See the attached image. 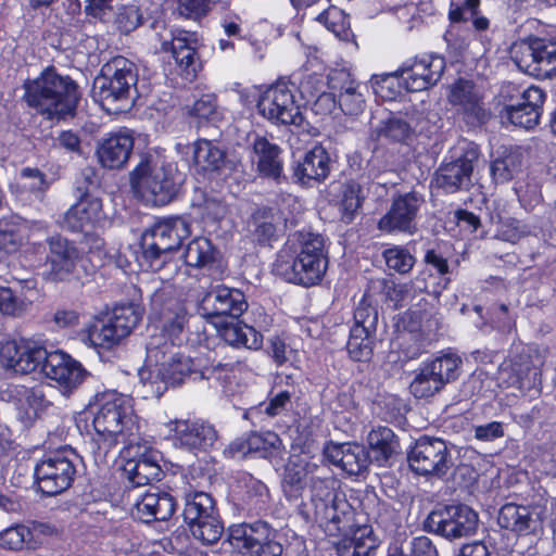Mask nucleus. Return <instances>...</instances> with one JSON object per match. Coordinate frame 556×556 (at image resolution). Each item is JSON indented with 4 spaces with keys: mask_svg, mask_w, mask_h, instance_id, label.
I'll return each mask as SVG.
<instances>
[{
    "mask_svg": "<svg viewBox=\"0 0 556 556\" xmlns=\"http://www.w3.org/2000/svg\"><path fill=\"white\" fill-rule=\"evenodd\" d=\"M23 88V100L45 118L61 121L74 116L79 101L78 86L54 67L46 68L34 79H26Z\"/></svg>",
    "mask_w": 556,
    "mask_h": 556,
    "instance_id": "nucleus-1",
    "label": "nucleus"
},
{
    "mask_svg": "<svg viewBox=\"0 0 556 556\" xmlns=\"http://www.w3.org/2000/svg\"><path fill=\"white\" fill-rule=\"evenodd\" d=\"M93 429L99 450L104 454L117 444L127 445V454L140 438V422L132 408L131 397L115 392L102 395L93 416Z\"/></svg>",
    "mask_w": 556,
    "mask_h": 556,
    "instance_id": "nucleus-2",
    "label": "nucleus"
},
{
    "mask_svg": "<svg viewBox=\"0 0 556 556\" xmlns=\"http://www.w3.org/2000/svg\"><path fill=\"white\" fill-rule=\"evenodd\" d=\"M189 235L190 225L184 217L174 216L157 222L142 235L143 265L152 271L160 273L161 280H172L179 270L173 252Z\"/></svg>",
    "mask_w": 556,
    "mask_h": 556,
    "instance_id": "nucleus-3",
    "label": "nucleus"
},
{
    "mask_svg": "<svg viewBox=\"0 0 556 556\" xmlns=\"http://www.w3.org/2000/svg\"><path fill=\"white\" fill-rule=\"evenodd\" d=\"M138 73L135 63L115 56L102 65L92 86V97L109 113L130 110L137 96Z\"/></svg>",
    "mask_w": 556,
    "mask_h": 556,
    "instance_id": "nucleus-4",
    "label": "nucleus"
},
{
    "mask_svg": "<svg viewBox=\"0 0 556 556\" xmlns=\"http://www.w3.org/2000/svg\"><path fill=\"white\" fill-rule=\"evenodd\" d=\"M132 190L146 202L153 205H165L178 194L181 179L170 167L153 153H143L130 173Z\"/></svg>",
    "mask_w": 556,
    "mask_h": 556,
    "instance_id": "nucleus-5",
    "label": "nucleus"
},
{
    "mask_svg": "<svg viewBox=\"0 0 556 556\" xmlns=\"http://www.w3.org/2000/svg\"><path fill=\"white\" fill-rule=\"evenodd\" d=\"M293 237L296 256L291 265L278 263L277 268L290 282L314 286L321 280L328 266L324 238L311 231H299Z\"/></svg>",
    "mask_w": 556,
    "mask_h": 556,
    "instance_id": "nucleus-6",
    "label": "nucleus"
},
{
    "mask_svg": "<svg viewBox=\"0 0 556 556\" xmlns=\"http://www.w3.org/2000/svg\"><path fill=\"white\" fill-rule=\"evenodd\" d=\"M148 362L155 367L157 375L167 384L177 386L186 378L193 381L206 379L192 358L179 352V348L168 344L163 337H152L147 345Z\"/></svg>",
    "mask_w": 556,
    "mask_h": 556,
    "instance_id": "nucleus-7",
    "label": "nucleus"
},
{
    "mask_svg": "<svg viewBox=\"0 0 556 556\" xmlns=\"http://www.w3.org/2000/svg\"><path fill=\"white\" fill-rule=\"evenodd\" d=\"M295 91V86L287 81L271 85L257 101L260 114L276 125L302 126L304 117Z\"/></svg>",
    "mask_w": 556,
    "mask_h": 556,
    "instance_id": "nucleus-8",
    "label": "nucleus"
},
{
    "mask_svg": "<svg viewBox=\"0 0 556 556\" xmlns=\"http://www.w3.org/2000/svg\"><path fill=\"white\" fill-rule=\"evenodd\" d=\"M462 358L455 354H444L425 363L409 384L416 399H429L439 393L447 383L456 380Z\"/></svg>",
    "mask_w": 556,
    "mask_h": 556,
    "instance_id": "nucleus-9",
    "label": "nucleus"
},
{
    "mask_svg": "<svg viewBox=\"0 0 556 556\" xmlns=\"http://www.w3.org/2000/svg\"><path fill=\"white\" fill-rule=\"evenodd\" d=\"M72 452L65 450L46 455L34 469L38 490L48 496H55L66 491L76 476V466L70 457Z\"/></svg>",
    "mask_w": 556,
    "mask_h": 556,
    "instance_id": "nucleus-10",
    "label": "nucleus"
},
{
    "mask_svg": "<svg viewBox=\"0 0 556 556\" xmlns=\"http://www.w3.org/2000/svg\"><path fill=\"white\" fill-rule=\"evenodd\" d=\"M510 54L518 68L531 76L549 78L556 74V41H521L513 46Z\"/></svg>",
    "mask_w": 556,
    "mask_h": 556,
    "instance_id": "nucleus-11",
    "label": "nucleus"
},
{
    "mask_svg": "<svg viewBox=\"0 0 556 556\" xmlns=\"http://www.w3.org/2000/svg\"><path fill=\"white\" fill-rule=\"evenodd\" d=\"M409 467L420 476L441 478L453 466L451 452L442 439L420 437L407 454Z\"/></svg>",
    "mask_w": 556,
    "mask_h": 556,
    "instance_id": "nucleus-12",
    "label": "nucleus"
},
{
    "mask_svg": "<svg viewBox=\"0 0 556 556\" xmlns=\"http://www.w3.org/2000/svg\"><path fill=\"white\" fill-rule=\"evenodd\" d=\"M425 527L445 539L456 540L476 532L478 515L467 505H448L431 511Z\"/></svg>",
    "mask_w": 556,
    "mask_h": 556,
    "instance_id": "nucleus-13",
    "label": "nucleus"
},
{
    "mask_svg": "<svg viewBox=\"0 0 556 556\" xmlns=\"http://www.w3.org/2000/svg\"><path fill=\"white\" fill-rule=\"evenodd\" d=\"M270 528L265 521L242 523L229 529L228 542L239 553L250 556H281L282 545L269 540Z\"/></svg>",
    "mask_w": 556,
    "mask_h": 556,
    "instance_id": "nucleus-14",
    "label": "nucleus"
},
{
    "mask_svg": "<svg viewBox=\"0 0 556 556\" xmlns=\"http://www.w3.org/2000/svg\"><path fill=\"white\" fill-rule=\"evenodd\" d=\"M248 306L245 295L239 289L216 286L202 298L198 309L202 317L215 325L216 319H238Z\"/></svg>",
    "mask_w": 556,
    "mask_h": 556,
    "instance_id": "nucleus-15",
    "label": "nucleus"
},
{
    "mask_svg": "<svg viewBox=\"0 0 556 556\" xmlns=\"http://www.w3.org/2000/svg\"><path fill=\"white\" fill-rule=\"evenodd\" d=\"M424 203V197L416 191L394 197L389 211L379 219L378 229L387 233H414L417 229L416 218Z\"/></svg>",
    "mask_w": 556,
    "mask_h": 556,
    "instance_id": "nucleus-16",
    "label": "nucleus"
},
{
    "mask_svg": "<svg viewBox=\"0 0 556 556\" xmlns=\"http://www.w3.org/2000/svg\"><path fill=\"white\" fill-rule=\"evenodd\" d=\"M479 156V148L475 143H468L460 156L437 169V186L450 193L468 190L472 185L471 176Z\"/></svg>",
    "mask_w": 556,
    "mask_h": 556,
    "instance_id": "nucleus-17",
    "label": "nucleus"
},
{
    "mask_svg": "<svg viewBox=\"0 0 556 556\" xmlns=\"http://www.w3.org/2000/svg\"><path fill=\"white\" fill-rule=\"evenodd\" d=\"M445 70V59L438 54H426L405 63L395 75L408 91L418 92L434 86Z\"/></svg>",
    "mask_w": 556,
    "mask_h": 556,
    "instance_id": "nucleus-18",
    "label": "nucleus"
},
{
    "mask_svg": "<svg viewBox=\"0 0 556 556\" xmlns=\"http://www.w3.org/2000/svg\"><path fill=\"white\" fill-rule=\"evenodd\" d=\"M46 278L50 281H64L75 271L81 252L68 239L55 235L47 239Z\"/></svg>",
    "mask_w": 556,
    "mask_h": 556,
    "instance_id": "nucleus-19",
    "label": "nucleus"
},
{
    "mask_svg": "<svg viewBox=\"0 0 556 556\" xmlns=\"http://www.w3.org/2000/svg\"><path fill=\"white\" fill-rule=\"evenodd\" d=\"M448 102L469 125H482L491 118V111L485 106L482 96L470 80L458 79L453 84Z\"/></svg>",
    "mask_w": 556,
    "mask_h": 556,
    "instance_id": "nucleus-20",
    "label": "nucleus"
},
{
    "mask_svg": "<svg viewBox=\"0 0 556 556\" xmlns=\"http://www.w3.org/2000/svg\"><path fill=\"white\" fill-rule=\"evenodd\" d=\"M176 445L189 451H205L217 440L215 428L203 420L174 419L166 424Z\"/></svg>",
    "mask_w": 556,
    "mask_h": 556,
    "instance_id": "nucleus-21",
    "label": "nucleus"
},
{
    "mask_svg": "<svg viewBox=\"0 0 556 556\" xmlns=\"http://www.w3.org/2000/svg\"><path fill=\"white\" fill-rule=\"evenodd\" d=\"M50 355L45 348L36 344H17L14 341L7 342L0 350L2 365L18 374H29L40 369L43 374V366Z\"/></svg>",
    "mask_w": 556,
    "mask_h": 556,
    "instance_id": "nucleus-22",
    "label": "nucleus"
},
{
    "mask_svg": "<svg viewBox=\"0 0 556 556\" xmlns=\"http://www.w3.org/2000/svg\"><path fill=\"white\" fill-rule=\"evenodd\" d=\"M127 454V445L125 446V456L128 457L124 465V472L129 482L134 486H143L152 481H159L162 477V469L159 465V455L156 452L150 451L147 446L134 445Z\"/></svg>",
    "mask_w": 556,
    "mask_h": 556,
    "instance_id": "nucleus-23",
    "label": "nucleus"
},
{
    "mask_svg": "<svg viewBox=\"0 0 556 556\" xmlns=\"http://www.w3.org/2000/svg\"><path fill=\"white\" fill-rule=\"evenodd\" d=\"M43 375L55 381L64 394L80 386L87 375L80 363L70 355L53 351L43 366Z\"/></svg>",
    "mask_w": 556,
    "mask_h": 556,
    "instance_id": "nucleus-24",
    "label": "nucleus"
},
{
    "mask_svg": "<svg viewBox=\"0 0 556 556\" xmlns=\"http://www.w3.org/2000/svg\"><path fill=\"white\" fill-rule=\"evenodd\" d=\"M542 516L539 507L516 503L504 504L497 514L498 526L517 535H528L542 528Z\"/></svg>",
    "mask_w": 556,
    "mask_h": 556,
    "instance_id": "nucleus-25",
    "label": "nucleus"
},
{
    "mask_svg": "<svg viewBox=\"0 0 556 556\" xmlns=\"http://www.w3.org/2000/svg\"><path fill=\"white\" fill-rule=\"evenodd\" d=\"M102 216L101 200L89 193H83L79 200L73 204L61 217L59 225L62 229L86 235Z\"/></svg>",
    "mask_w": 556,
    "mask_h": 556,
    "instance_id": "nucleus-26",
    "label": "nucleus"
},
{
    "mask_svg": "<svg viewBox=\"0 0 556 556\" xmlns=\"http://www.w3.org/2000/svg\"><path fill=\"white\" fill-rule=\"evenodd\" d=\"M544 101V91L531 86L522 92L519 103L504 108L503 117L516 127L532 129L540 122Z\"/></svg>",
    "mask_w": 556,
    "mask_h": 556,
    "instance_id": "nucleus-27",
    "label": "nucleus"
},
{
    "mask_svg": "<svg viewBox=\"0 0 556 556\" xmlns=\"http://www.w3.org/2000/svg\"><path fill=\"white\" fill-rule=\"evenodd\" d=\"M252 162L264 178L280 182L283 178L282 149L266 137L257 136L252 143Z\"/></svg>",
    "mask_w": 556,
    "mask_h": 556,
    "instance_id": "nucleus-28",
    "label": "nucleus"
},
{
    "mask_svg": "<svg viewBox=\"0 0 556 556\" xmlns=\"http://www.w3.org/2000/svg\"><path fill=\"white\" fill-rule=\"evenodd\" d=\"M132 149L134 137L131 132L127 130L112 132L99 142L97 156L103 167L119 169L127 164Z\"/></svg>",
    "mask_w": 556,
    "mask_h": 556,
    "instance_id": "nucleus-29",
    "label": "nucleus"
},
{
    "mask_svg": "<svg viewBox=\"0 0 556 556\" xmlns=\"http://www.w3.org/2000/svg\"><path fill=\"white\" fill-rule=\"evenodd\" d=\"M134 508L135 516L143 522L164 521L175 513L176 502L169 493L150 488L142 495H139Z\"/></svg>",
    "mask_w": 556,
    "mask_h": 556,
    "instance_id": "nucleus-30",
    "label": "nucleus"
},
{
    "mask_svg": "<svg viewBox=\"0 0 556 556\" xmlns=\"http://www.w3.org/2000/svg\"><path fill=\"white\" fill-rule=\"evenodd\" d=\"M326 458L351 476L362 473L369 465V454L356 443H333L325 447Z\"/></svg>",
    "mask_w": 556,
    "mask_h": 556,
    "instance_id": "nucleus-31",
    "label": "nucleus"
},
{
    "mask_svg": "<svg viewBox=\"0 0 556 556\" xmlns=\"http://www.w3.org/2000/svg\"><path fill=\"white\" fill-rule=\"evenodd\" d=\"M317 470V464L308 462L305 457L300 455L290 456L285 466L281 481L286 497L289 501H298L305 490L307 479L311 480Z\"/></svg>",
    "mask_w": 556,
    "mask_h": 556,
    "instance_id": "nucleus-32",
    "label": "nucleus"
},
{
    "mask_svg": "<svg viewBox=\"0 0 556 556\" xmlns=\"http://www.w3.org/2000/svg\"><path fill=\"white\" fill-rule=\"evenodd\" d=\"M330 169L331 160L328 152L323 146L316 144L296 163L293 173L298 181L308 185L311 181L325 180Z\"/></svg>",
    "mask_w": 556,
    "mask_h": 556,
    "instance_id": "nucleus-33",
    "label": "nucleus"
},
{
    "mask_svg": "<svg viewBox=\"0 0 556 556\" xmlns=\"http://www.w3.org/2000/svg\"><path fill=\"white\" fill-rule=\"evenodd\" d=\"M329 87L338 91V105L349 115H357L364 109L363 94L358 91V84L345 71H336L329 75Z\"/></svg>",
    "mask_w": 556,
    "mask_h": 556,
    "instance_id": "nucleus-34",
    "label": "nucleus"
},
{
    "mask_svg": "<svg viewBox=\"0 0 556 556\" xmlns=\"http://www.w3.org/2000/svg\"><path fill=\"white\" fill-rule=\"evenodd\" d=\"M215 326L223 340L231 346L257 351L263 345V334L238 319L220 320Z\"/></svg>",
    "mask_w": 556,
    "mask_h": 556,
    "instance_id": "nucleus-35",
    "label": "nucleus"
},
{
    "mask_svg": "<svg viewBox=\"0 0 556 556\" xmlns=\"http://www.w3.org/2000/svg\"><path fill=\"white\" fill-rule=\"evenodd\" d=\"M281 440L275 432L250 433L243 440H236L229 445L232 455L257 453L260 456L267 458L280 451Z\"/></svg>",
    "mask_w": 556,
    "mask_h": 556,
    "instance_id": "nucleus-36",
    "label": "nucleus"
},
{
    "mask_svg": "<svg viewBox=\"0 0 556 556\" xmlns=\"http://www.w3.org/2000/svg\"><path fill=\"white\" fill-rule=\"evenodd\" d=\"M193 163L198 170L219 173L230 162L226 151L213 140L199 139L193 143Z\"/></svg>",
    "mask_w": 556,
    "mask_h": 556,
    "instance_id": "nucleus-37",
    "label": "nucleus"
},
{
    "mask_svg": "<svg viewBox=\"0 0 556 556\" xmlns=\"http://www.w3.org/2000/svg\"><path fill=\"white\" fill-rule=\"evenodd\" d=\"M14 401L17 418L25 427L33 425L47 403L41 389L26 387L15 388Z\"/></svg>",
    "mask_w": 556,
    "mask_h": 556,
    "instance_id": "nucleus-38",
    "label": "nucleus"
},
{
    "mask_svg": "<svg viewBox=\"0 0 556 556\" xmlns=\"http://www.w3.org/2000/svg\"><path fill=\"white\" fill-rule=\"evenodd\" d=\"M371 136L376 139L384 138L391 142L408 144L415 137V128L412 125L409 114L405 117L401 115H391L380 121L372 127Z\"/></svg>",
    "mask_w": 556,
    "mask_h": 556,
    "instance_id": "nucleus-39",
    "label": "nucleus"
},
{
    "mask_svg": "<svg viewBox=\"0 0 556 556\" xmlns=\"http://www.w3.org/2000/svg\"><path fill=\"white\" fill-rule=\"evenodd\" d=\"M367 443L372 458L380 466H384L396 454L400 453V442L392 429L377 427L367 435Z\"/></svg>",
    "mask_w": 556,
    "mask_h": 556,
    "instance_id": "nucleus-40",
    "label": "nucleus"
},
{
    "mask_svg": "<svg viewBox=\"0 0 556 556\" xmlns=\"http://www.w3.org/2000/svg\"><path fill=\"white\" fill-rule=\"evenodd\" d=\"M380 539L369 525L358 527L349 541L338 546V556H377Z\"/></svg>",
    "mask_w": 556,
    "mask_h": 556,
    "instance_id": "nucleus-41",
    "label": "nucleus"
},
{
    "mask_svg": "<svg viewBox=\"0 0 556 556\" xmlns=\"http://www.w3.org/2000/svg\"><path fill=\"white\" fill-rule=\"evenodd\" d=\"M184 501L182 516L188 526L217 514L215 502L210 493L189 490L185 493Z\"/></svg>",
    "mask_w": 556,
    "mask_h": 556,
    "instance_id": "nucleus-42",
    "label": "nucleus"
},
{
    "mask_svg": "<svg viewBox=\"0 0 556 556\" xmlns=\"http://www.w3.org/2000/svg\"><path fill=\"white\" fill-rule=\"evenodd\" d=\"M163 51H169L180 71L186 77H193L200 66L195 48L185 37H174L170 41L162 42Z\"/></svg>",
    "mask_w": 556,
    "mask_h": 556,
    "instance_id": "nucleus-43",
    "label": "nucleus"
},
{
    "mask_svg": "<svg viewBox=\"0 0 556 556\" xmlns=\"http://www.w3.org/2000/svg\"><path fill=\"white\" fill-rule=\"evenodd\" d=\"M281 222L277 210L263 207L252 215L251 232L260 244L270 242L276 238L278 225Z\"/></svg>",
    "mask_w": 556,
    "mask_h": 556,
    "instance_id": "nucleus-44",
    "label": "nucleus"
},
{
    "mask_svg": "<svg viewBox=\"0 0 556 556\" xmlns=\"http://www.w3.org/2000/svg\"><path fill=\"white\" fill-rule=\"evenodd\" d=\"M162 320V332L155 337H163L168 344L179 348L184 341L182 332L188 321V314L184 305L166 311L159 316Z\"/></svg>",
    "mask_w": 556,
    "mask_h": 556,
    "instance_id": "nucleus-45",
    "label": "nucleus"
},
{
    "mask_svg": "<svg viewBox=\"0 0 556 556\" xmlns=\"http://www.w3.org/2000/svg\"><path fill=\"white\" fill-rule=\"evenodd\" d=\"M350 515L349 503L344 498L338 497L330 506L315 517V521L325 527V530L330 535H333L345 527Z\"/></svg>",
    "mask_w": 556,
    "mask_h": 556,
    "instance_id": "nucleus-46",
    "label": "nucleus"
},
{
    "mask_svg": "<svg viewBox=\"0 0 556 556\" xmlns=\"http://www.w3.org/2000/svg\"><path fill=\"white\" fill-rule=\"evenodd\" d=\"M37 546L38 541L33 539L26 525L18 523L0 532V547L3 549L20 552Z\"/></svg>",
    "mask_w": 556,
    "mask_h": 556,
    "instance_id": "nucleus-47",
    "label": "nucleus"
},
{
    "mask_svg": "<svg viewBox=\"0 0 556 556\" xmlns=\"http://www.w3.org/2000/svg\"><path fill=\"white\" fill-rule=\"evenodd\" d=\"M334 480L314 476L311 479V502L314 507V518L330 506L339 496L333 489Z\"/></svg>",
    "mask_w": 556,
    "mask_h": 556,
    "instance_id": "nucleus-48",
    "label": "nucleus"
},
{
    "mask_svg": "<svg viewBox=\"0 0 556 556\" xmlns=\"http://www.w3.org/2000/svg\"><path fill=\"white\" fill-rule=\"evenodd\" d=\"M184 258L188 266L205 267L215 261V251L208 239L200 237L188 243Z\"/></svg>",
    "mask_w": 556,
    "mask_h": 556,
    "instance_id": "nucleus-49",
    "label": "nucleus"
},
{
    "mask_svg": "<svg viewBox=\"0 0 556 556\" xmlns=\"http://www.w3.org/2000/svg\"><path fill=\"white\" fill-rule=\"evenodd\" d=\"M88 339L94 346L111 349L124 337L117 331V327L113 325V321L108 318L99 320L90 327Z\"/></svg>",
    "mask_w": 556,
    "mask_h": 556,
    "instance_id": "nucleus-50",
    "label": "nucleus"
},
{
    "mask_svg": "<svg viewBox=\"0 0 556 556\" xmlns=\"http://www.w3.org/2000/svg\"><path fill=\"white\" fill-rule=\"evenodd\" d=\"M522 164V155L519 151H509L502 157L493 161L491 174L496 182H506L519 173Z\"/></svg>",
    "mask_w": 556,
    "mask_h": 556,
    "instance_id": "nucleus-51",
    "label": "nucleus"
},
{
    "mask_svg": "<svg viewBox=\"0 0 556 556\" xmlns=\"http://www.w3.org/2000/svg\"><path fill=\"white\" fill-rule=\"evenodd\" d=\"M316 20L339 39L349 40L351 36L350 22L341 9L331 5L320 13Z\"/></svg>",
    "mask_w": 556,
    "mask_h": 556,
    "instance_id": "nucleus-52",
    "label": "nucleus"
},
{
    "mask_svg": "<svg viewBox=\"0 0 556 556\" xmlns=\"http://www.w3.org/2000/svg\"><path fill=\"white\" fill-rule=\"evenodd\" d=\"M189 530L194 539L203 544L211 545L216 543L224 533V526L219 519L218 513L197 521L189 526Z\"/></svg>",
    "mask_w": 556,
    "mask_h": 556,
    "instance_id": "nucleus-53",
    "label": "nucleus"
},
{
    "mask_svg": "<svg viewBox=\"0 0 556 556\" xmlns=\"http://www.w3.org/2000/svg\"><path fill=\"white\" fill-rule=\"evenodd\" d=\"M375 342L376 333L357 332L351 329L346 349L351 358L356 362H366L372 356Z\"/></svg>",
    "mask_w": 556,
    "mask_h": 556,
    "instance_id": "nucleus-54",
    "label": "nucleus"
},
{
    "mask_svg": "<svg viewBox=\"0 0 556 556\" xmlns=\"http://www.w3.org/2000/svg\"><path fill=\"white\" fill-rule=\"evenodd\" d=\"M142 318L141 309L134 304H122L114 307L110 319L123 337H127Z\"/></svg>",
    "mask_w": 556,
    "mask_h": 556,
    "instance_id": "nucleus-55",
    "label": "nucleus"
},
{
    "mask_svg": "<svg viewBox=\"0 0 556 556\" xmlns=\"http://www.w3.org/2000/svg\"><path fill=\"white\" fill-rule=\"evenodd\" d=\"M364 195L362 193V186L355 180H350L343 186L342 199L340 208L342 212V219L345 223L353 220L355 214L362 206Z\"/></svg>",
    "mask_w": 556,
    "mask_h": 556,
    "instance_id": "nucleus-56",
    "label": "nucleus"
},
{
    "mask_svg": "<svg viewBox=\"0 0 556 556\" xmlns=\"http://www.w3.org/2000/svg\"><path fill=\"white\" fill-rule=\"evenodd\" d=\"M378 324V311L364 296L354 311V326L357 332L376 333Z\"/></svg>",
    "mask_w": 556,
    "mask_h": 556,
    "instance_id": "nucleus-57",
    "label": "nucleus"
},
{
    "mask_svg": "<svg viewBox=\"0 0 556 556\" xmlns=\"http://www.w3.org/2000/svg\"><path fill=\"white\" fill-rule=\"evenodd\" d=\"M383 258L387 266L394 271L405 275L412 270L415 265V257L408 250L402 247H392L383 252Z\"/></svg>",
    "mask_w": 556,
    "mask_h": 556,
    "instance_id": "nucleus-58",
    "label": "nucleus"
},
{
    "mask_svg": "<svg viewBox=\"0 0 556 556\" xmlns=\"http://www.w3.org/2000/svg\"><path fill=\"white\" fill-rule=\"evenodd\" d=\"M151 309L153 314L160 316L165 314L166 311L176 308L182 305L174 298V290L170 285L155 289L150 296Z\"/></svg>",
    "mask_w": 556,
    "mask_h": 556,
    "instance_id": "nucleus-59",
    "label": "nucleus"
},
{
    "mask_svg": "<svg viewBox=\"0 0 556 556\" xmlns=\"http://www.w3.org/2000/svg\"><path fill=\"white\" fill-rule=\"evenodd\" d=\"M23 179L22 187L29 190L39 200H42L43 194L48 188L46 176L37 168H23L21 172Z\"/></svg>",
    "mask_w": 556,
    "mask_h": 556,
    "instance_id": "nucleus-60",
    "label": "nucleus"
},
{
    "mask_svg": "<svg viewBox=\"0 0 556 556\" xmlns=\"http://www.w3.org/2000/svg\"><path fill=\"white\" fill-rule=\"evenodd\" d=\"M511 371V376L509 377V383L513 386L519 384L520 387L523 383L525 378L528 377L531 368V362L528 355H519L509 363H505L502 365V371L506 370Z\"/></svg>",
    "mask_w": 556,
    "mask_h": 556,
    "instance_id": "nucleus-61",
    "label": "nucleus"
},
{
    "mask_svg": "<svg viewBox=\"0 0 556 556\" xmlns=\"http://www.w3.org/2000/svg\"><path fill=\"white\" fill-rule=\"evenodd\" d=\"M141 23L139 9L135 5H122L118 8L115 16L117 28L125 34L136 29Z\"/></svg>",
    "mask_w": 556,
    "mask_h": 556,
    "instance_id": "nucleus-62",
    "label": "nucleus"
},
{
    "mask_svg": "<svg viewBox=\"0 0 556 556\" xmlns=\"http://www.w3.org/2000/svg\"><path fill=\"white\" fill-rule=\"evenodd\" d=\"M195 194H200L203 198V201L192 199V205L201 208L203 215L207 216L212 220H217L223 217L225 207L220 201L215 198L207 197V194L201 189H195Z\"/></svg>",
    "mask_w": 556,
    "mask_h": 556,
    "instance_id": "nucleus-63",
    "label": "nucleus"
},
{
    "mask_svg": "<svg viewBox=\"0 0 556 556\" xmlns=\"http://www.w3.org/2000/svg\"><path fill=\"white\" fill-rule=\"evenodd\" d=\"M216 98L212 94H204L190 108L189 113L199 119H210L217 114Z\"/></svg>",
    "mask_w": 556,
    "mask_h": 556,
    "instance_id": "nucleus-64",
    "label": "nucleus"
}]
</instances>
